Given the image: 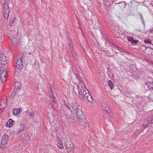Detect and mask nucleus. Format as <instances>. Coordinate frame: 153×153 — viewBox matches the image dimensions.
<instances>
[{"label": "nucleus", "instance_id": "obj_36", "mask_svg": "<svg viewBox=\"0 0 153 153\" xmlns=\"http://www.w3.org/2000/svg\"><path fill=\"white\" fill-rule=\"evenodd\" d=\"M152 45H153V43H152V42H151V44Z\"/></svg>", "mask_w": 153, "mask_h": 153}, {"label": "nucleus", "instance_id": "obj_6", "mask_svg": "<svg viewBox=\"0 0 153 153\" xmlns=\"http://www.w3.org/2000/svg\"><path fill=\"white\" fill-rule=\"evenodd\" d=\"M153 124V117L150 116L145 120L143 124V127L146 128L151 126Z\"/></svg>", "mask_w": 153, "mask_h": 153}, {"label": "nucleus", "instance_id": "obj_5", "mask_svg": "<svg viewBox=\"0 0 153 153\" xmlns=\"http://www.w3.org/2000/svg\"><path fill=\"white\" fill-rule=\"evenodd\" d=\"M49 96L50 97V104L48 105L49 108L54 107L56 106V102L55 101V97L52 94L51 91H50L49 93Z\"/></svg>", "mask_w": 153, "mask_h": 153}, {"label": "nucleus", "instance_id": "obj_3", "mask_svg": "<svg viewBox=\"0 0 153 153\" xmlns=\"http://www.w3.org/2000/svg\"><path fill=\"white\" fill-rule=\"evenodd\" d=\"M7 0H0V2L2 4L4 5L3 15L6 19H7L8 17L10 9L8 4L6 3Z\"/></svg>", "mask_w": 153, "mask_h": 153}, {"label": "nucleus", "instance_id": "obj_21", "mask_svg": "<svg viewBox=\"0 0 153 153\" xmlns=\"http://www.w3.org/2000/svg\"><path fill=\"white\" fill-rule=\"evenodd\" d=\"M14 85L16 89H19L21 86V84L19 82H16L15 83Z\"/></svg>", "mask_w": 153, "mask_h": 153}, {"label": "nucleus", "instance_id": "obj_25", "mask_svg": "<svg viewBox=\"0 0 153 153\" xmlns=\"http://www.w3.org/2000/svg\"><path fill=\"white\" fill-rule=\"evenodd\" d=\"M6 143H1V144L0 145V148L1 149H4L6 147Z\"/></svg>", "mask_w": 153, "mask_h": 153}, {"label": "nucleus", "instance_id": "obj_18", "mask_svg": "<svg viewBox=\"0 0 153 153\" xmlns=\"http://www.w3.org/2000/svg\"><path fill=\"white\" fill-rule=\"evenodd\" d=\"M13 121L12 119H10L6 123V126L10 127L13 124Z\"/></svg>", "mask_w": 153, "mask_h": 153}, {"label": "nucleus", "instance_id": "obj_37", "mask_svg": "<svg viewBox=\"0 0 153 153\" xmlns=\"http://www.w3.org/2000/svg\"><path fill=\"white\" fill-rule=\"evenodd\" d=\"M29 54H31V53L30 52L29 53Z\"/></svg>", "mask_w": 153, "mask_h": 153}, {"label": "nucleus", "instance_id": "obj_30", "mask_svg": "<svg viewBox=\"0 0 153 153\" xmlns=\"http://www.w3.org/2000/svg\"><path fill=\"white\" fill-rule=\"evenodd\" d=\"M133 37H131L130 36H128L127 37V39L128 41H129L132 42L133 39Z\"/></svg>", "mask_w": 153, "mask_h": 153}, {"label": "nucleus", "instance_id": "obj_22", "mask_svg": "<svg viewBox=\"0 0 153 153\" xmlns=\"http://www.w3.org/2000/svg\"><path fill=\"white\" fill-rule=\"evenodd\" d=\"M86 99L89 101L91 102L92 100V99L91 95L89 94V95H87L85 97V99Z\"/></svg>", "mask_w": 153, "mask_h": 153}, {"label": "nucleus", "instance_id": "obj_32", "mask_svg": "<svg viewBox=\"0 0 153 153\" xmlns=\"http://www.w3.org/2000/svg\"><path fill=\"white\" fill-rule=\"evenodd\" d=\"M140 17L141 19V20H142V21L143 22H144V19H143V18L142 15V14H140Z\"/></svg>", "mask_w": 153, "mask_h": 153}, {"label": "nucleus", "instance_id": "obj_2", "mask_svg": "<svg viewBox=\"0 0 153 153\" xmlns=\"http://www.w3.org/2000/svg\"><path fill=\"white\" fill-rule=\"evenodd\" d=\"M76 114L79 122L80 125L82 126H85L87 123L85 117L83 113L80 108L76 109Z\"/></svg>", "mask_w": 153, "mask_h": 153}, {"label": "nucleus", "instance_id": "obj_40", "mask_svg": "<svg viewBox=\"0 0 153 153\" xmlns=\"http://www.w3.org/2000/svg\"><path fill=\"white\" fill-rule=\"evenodd\" d=\"M152 134H153V133H152Z\"/></svg>", "mask_w": 153, "mask_h": 153}, {"label": "nucleus", "instance_id": "obj_12", "mask_svg": "<svg viewBox=\"0 0 153 153\" xmlns=\"http://www.w3.org/2000/svg\"><path fill=\"white\" fill-rule=\"evenodd\" d=\"M8 136L6 134H4L2 137L1 140V143H7L8 142Z\"/></svg>", "mask_w": 153, "mask_h": 153}, {"label": "nucleus", "instance_id": "obj_1", "mask_svg": "<svg viewBox=\"0 0 153 153\" xmlns=\"http://www.w3.org/2000/svg\"><path fill=\"white\" fill-rule=\"evenodd\" d=\"M80 108V106L76 103L71 104V105L68 104L65 105V107L63 109L62 107L60 109L61 113L65 115L68 119H70L71 121L74 122L76 119V117L74 116L75 111L78 108Z\"/></svg>", "mask_w": 153, "mask_h": 153}, {"label": "nucleus", "instance_id": "obj_8", "mask_svg": "<svg viewBox=\"0 0 153 153\" xmlns=\"http://www.w3.org/2000/svg\"><path fill=\"white\" fill-rule=\"evenodd\" d=\"M23 56V54H20V56L18 57L16 63L17 68L20 70L22 69L24 67L22 61Z\"/></svg>", "mask_w": 153, "mask_h": 153}, {"label": "nucleus", "instance_id": "obj_28", "mask_svg": "<svg viewBox=\"0 0 153 153\" xmlns=\"http://www.w3.org/2000/svg\"><path fill=\"white\" fill-rule=\"evenodd\" d=\"M122 55L126 57L129 55V53L128 52H127L126 51H124Z\"/></svg>", "mask_w": 153, "mask_h": 153}, {"label": "nucleus", "instance_id": "obj_31", "mask_svg": "<svg viewBox=\"0 0 153 153\" xmlns=\"http://www.w3.org/2000/svg\"><path fill=\"white\" fill-rule=\"evenodd\" d=\"M29 114L32 117H34V116L35 115L34 112L33 111L30 112L29 113Z\"/></svg>", "mask_w": 153, "mask_h": 153}, {"label": "nucleus", "instance_id": "obj_23", "mask_svg": "<svg viewBox=\"0 0 153 153\" xmlns=\"http://www.w3.org/2000/svg\"><path fill=\"white\" fill-rule=\"evenodd\" d=\"M108 85H109L111 88V89H113L114 86L113 85V84L111 82V81L110 80H108Z\"/></svg>", "mask_w": 153, "mask_h": 153}, {"label": "nucleus", "instance_id": "obj_13", "mask_svg": "<svg viewBox=\"0 0 153 153\" xmlns=\"http://www.w3.org/2000/svg\"><path fill=\"white\" fill-rule=\"evenodd\" d=\"M102 106V109L103 110L109 113L110 110L109 109L108 105L106 104L105 102H102L101 105Z\"/></svg>", "mask_w": 153, "mask_h": 153}, {"label": "nucleus", "instance_id": "obj_14", "mask_svg": "<svg viewBox=\"0 0 153 153\" xmlns=\"http://www.w3.org/2000/svg\"><path fill=\"white\" fill-rule=\"evenodd\" d=\"M22 111V109L19 108H15L13 110V113L14 115H18Z\"/></svg>", "mask_w": 153, "mask_h": 153}, {"label": "nucleus", "instance_id": "obj_27", "mask_svg": "<svg viewBox=\"0 0 153 153\" xmlns=\"http://www.w3.org/2000/svg\"><path fill=\"white\" fill-rule=\"evenodd\" d=\"M151 41H152L149 39H145L144 41V42L145 43H147V44H151Z\"/></svg>", "mask_w": 153, "mask_h": 153}, {"label": "nucleus", "instance_id": "obj_7", "mask_svg": "<svg viewBox=\"0 0 153 153\" xmlns=\"http://www.w3.org/2000/svg\"><path fill=\"white\" fill-rule=\"evenodd\" d=\"M79 97L81 98H82L83 100H85V97L87 95H89L90 93L88 90L85 89H79Z\"/></svg>", "mask_w": 153, "mask_h": 153}, {"label": "nucleus", "instance_id": "obj_35", "mask_svg": "<svg viewBox=\"0 0 153 153\" xmlns=\"http://www.w3.org/2000/svg\"><path fill=\"white\" fill-rule=\"evenodd\" d=\"M84 2H88L89 3L91 2V1L90 0H84Z\"/></svg>", "mask_w": 153, "mask_h": 153}, {"label": "nucleus", "instance_id": "obj_9", "mask_svg": "<svg viewBox=\"0 0 153 153\" xmlns=\"http://www.w3.org/2000/svg\"><path fill=\"white\" fill-rule=\"evenodd\" d=\"M66 149L67 151H70L71 150L74 148V143H71L68 141L66 143Z\"/></svg>", "mask_w": 153, "mask_h": 153}, {"label": "nucleus", "instance_id": "obj_33", "mask_svg": "<svg viewBox=\"0 0 153 153\" xmlns=\"http://www.w3.org/2000/svg\"><path fill=\"white\" fill-rule=\"evenodd\" d=\"M119 50L120 51V52L122 53H123V52L124 51V50H123V49H122L121 48H120Z\"/></svg>", "mask_w": 153, "mask_h": 153}, {"label": "nucleus", "instance_id": "obj_4", "mask_svg": "<svg viewBox=\"0 0 153 153\" xmlns=\"http://www.w3.org/2000/svg\"><path fill=\"white\" fill-rule=\"evenodd\" d=\"M7 68L4 66H2L0 70V77L2 83L4 82L6 80L7 74Z\"/></svg>", "mask_w": 153, "mask_h": 153}, {"label": "nucleus", "instance_id": "obj_15", "mask_svg": "<svg viewBox=\"0 0 153 153\" xmlns=\"http://www.w3.org/2000/svg\"><path fill=\"white\" fill-rule=\"evenodd\" d=\"M67 39L68 40V44L69 48H70V50H71L73 49L74 47L72 42H71V40L69 37H68Z\"/></svg>", "mask_w": 153, "mask_h": 153}, {"label": "nucleus", "instance_id": "obj_19", "mask_svg": "<svg viewBox=\"0 0 153 153\" xmlns=\"http://www.w3.org/2000/svg\"><path fill=\"white\" fill-rule=\"evenodd\" d=\"M21 128L20 129H18L17 130L18 131H16V132H14L15 133V134H18L19 133H21L22 132L23 130H24V126L23 125H21Z\"/></svg>", "mask_w": 153, "mask_h": 153}, {"label": "nucleus", "instance_id": "obj_16", "mask_svg": "<svg viewBox=\"0 0 153 153\" xmlns=\"http://www.w3.org/2000/svg\"><path fill=\"white\" fill-rule=\"evenodd\" d=\"M6 100L4 101V102H1L0 103V109L1 110L4 109L6 106L7 103L5 102Z\"/></svg>", "mask_w": 153, "mask_h": 153}, {"label": "nucleus", "instance_id": "obj_17", "mask_svg": "<svg viewBox=\"0 0 153 153\" xmlns=\"http://www.w3.org/2000/svg\"><path fill=\"white\" fill-rule=\"evenodd\" d=\"M57 146L59 148L61 149H62L64 148L63 145L62 141L59 140L58 142Z\"/></svg>", "mask_w": 153, "mask_h": 153}, {"label": "nucleus", "instance_id": "obj_10", "mask_svg": "<svg viewBox=\"0 0 153 153\" xmlns=\"http://www.w3.org/2000/svg\"><path fill=\"white\" fill-rule=\"evenodd\" d=\"M7 57L4 54L1 55L0 57V63L2 65L5 64L7 62Z\"/></svg>", "mask_w": 153, "mask_h": 153}, {"label": "nucleus", "instance_id": "obj_38", "mask_svg": "<svg viewBox=\"0 0 153 153\" xmlns=\"http://www.w3.org/2000/svg\"><path fill=\"white\" fill-rule=\"evenodd\" d=\"M32 2L33 3V1H32Z\"/></svg>", "mask_w": 153, "mask_h": 153}, {"label": "nucleus", "instance_id": "obj_26", "mask_svg": "<svg viewBox=\"0 0 153 153\" xmlns=\"http://www.w3.org/2000/svg\"><path fill=\"white\" fill-rule=\"evenodd\" d=\"M71 53L73 55V56L76 59L77 56L76 55V53L74 52V51L73 49H72L71 50Z\"/></svg>", "mask_w": 153, "mask_h": 153}, {"label": "nucleus", "instance_id": "obj_24", "mask_svg": "<svg viewBox=\"0 0 153 153\" xmlns=\"http://www.w3.org/2000/svg\"><path fill=\"white\" fill-rule=\"evenodd\" d=\"M12 42L13 44L16 45L18 42V40L16 38L13 37L12 40Z\"/></svg>", "mask_w": 153, "mask_h": 153}, {"label": "nucleus", "instance_id": "obj_29", "mask_svg": "<svg viewBox=\"0 0 153 153\" xmlns=\"http://www.w3.org/2000/svg\"><path fill=\"white\" fill-rule=\"evenodd\" d=\"M138 42V40H134V38H133V39L132 40V42H131V43L132 44H136Z\"/></svg>", "mask_w": 153, "mask_h": 153}, {"label": "nucleus", "instance_id": "obj_20", "mask_svg": "<svg viewBox=\"0 0 153 153\" xmlns=\"http://www.w3.org/2000/svg\"><path fill=\"white\" fill-rule=\"evenodd\" d=\"M146 85L149 89H152L153 88V82L152 83L149 82H147L146 83Z\"/></svg>", "mask_w": 153, "mask_h": 153}, {"label": "nucleus", "instance_id": "obj_34", "mask_svg": "<svg viewBox=\"0 0 153 153\" xmlns=\"http://www.w3.org/2000/svg\"><path fill=\"white\" fill-rule=\"evenodd\" d=\"M13 22H14V21L13 20V19H12V20H11L10 21L9 24H10V25H12L11 24H13Z\"/></svg>", "mask_w": 153, "mask_h": 153}, {"label": "nucleus", "instance_id": "obj_11", "mask_svg": "<svg viewBox=\"0 0 153 153\" xmlns=\"http://www.w3.org/2000/svg\"><path fill=\"white\" fill-rule=\"evenodd\" d=\"M77 87L78 88V91H79V89H86V88L85 83L82 81H80L79 85L77 86Z\"/></svg>", "mask_w": 153, "mask_h": 153}, {"label": "nucleus", "instance_id": "obj_39", "mask_svg": "<svg viewBox=\"0 0 153 153\" xmlns=\"http://www.w3.org/2000/svg\"><path fill=\"white\" fill-rule=\"evenodd\" d=\"M152 86H153V88H152V89H153V85H152Z\"/></svg>", "mask_w": 153, "mask_h": 153}]
</instances>
